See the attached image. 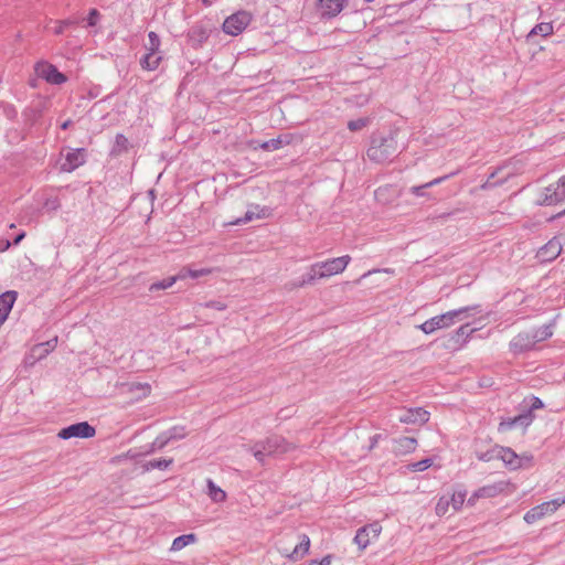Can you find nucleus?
<instances>
[{
	"label": "nucleus",
	"mask_w": 565,
	"mask_h": 565,
	"mask_svg": "<svg viewBox=\"0 0 565 565\" xmlns=\"http://www.w3.org/2000/svg\"><path fill=\"white\" fill-rule=\"evenodd\" d=\"M313 563L316 565H330L331 564V556L330 555H327L324 556L320 562L313 559Z\"/></svg>",
	"instance_id": "55"
},
{
	"label": "nucleus",
	"mask_w": 565,
	"mask_h": 565,
	"mask_svg": "<svg viewBox=\"0 0 565 565\" xmlns=\"http://www.w3.org/2000/svg\"><path fill=\"white\" fill-rule=\"evenodd\" d=\"M288 142H289V140H287V139L285 140V139H282V137H278L275 139L264 141L263 143L259 145V148L265 151H273V150H278L279 148H281V146L284 143H288Z\"/></svg>",
	"instance_id": "34"
},
{
	"label": "nucleus",
	"mask_w": 565,
	"mask_h": 565,
	"mask_svg": "<svg viewBox=\"0 0 565 565\" xmlns=\"http://www.w3.org/2000/svg\"><path fill=\"white\" fill-rule=\"evenodd\" d=\"M95 434V427L87 422L73 424V438H92Z\"/></svg>",
	"instance_id": "25"
},
{
	"label": "nucleus",
	"mask_w": 565,
	"mask_h": 565,
	"mask_svg": "<svg viewBox=\"0 0 565 565\" xmlns=\"http://www.w3.org/2000/svg\"><path fill=\"white\" fill-rule=\"evenodd\" d=\"M204 307L205 308L215 309V310H218V311L225 310L227 308V306L224 302L218 301V300L207 301V302L204 303Z\"/></svg>",
	"instance_id": "49"
},
{
	"label": "nucleus",
	"mask_w": 565,
	"mask_h": 565,
	"mask_svg": "<svg viewBox=\"0 0 565 565\" xmlns=\"http://www.w3.org/2000/svg\"><path fill=\"white\" fill-rule=\"evenodd\" d=\"M535 344L532 332H520L510 341L509 348L516 355L534 349Z\"/></svg>",
	"instance_id": "9"
},
{
	"label": "nucleus",
	"mask_w": 565,
	"mask_h": 565,
	"mask_svg": "<svg viewBox=\"0 0 565 565\" xmlns=\"http://www.w3.org/2000/svg\"><path fill=\"white\" fill-rule=\"evenodd\" d=\"M164 435L171 440L182 439L186 436L185 428L182 426H174L167 431H164Z\"/></svg>",
	"instance_id": "35"
},
{
	"label": "nucleus",
	"mask_w": 565,
	"mask_h": 565,
	"mask_svg": "<svg viewBox=\"0 0 565 565\" xmlns=\"http://www.w3.org/2000/svg\"><path fill=\"white\" fill-rule=\"evenodd\" d=\"M310 565H316V564L313 563V561H311V562H310Z\"/></svg>",
	"instance_id": "62"
},
{
	"label": "nucleus",
	"mask_w": 565,
	"mask_h": 565,
	"mask_svg": "<svg viewBox=\"0 0 565 565\" xmlns=\"http://www.w3.org/2000/svg\"><path fill=\"white\" fill-rule=\"evenodd\" d=\"M255 211L248 210L243 217H238L235 221L230 222V225L247 224L255 218H263L269 215L268 207H260L259 205L254 206Z\"/></svg>",
	"instance_id": "18"
},
{
	"label": "nucleus",
	"mask_w": 565,
	"mask_h": 565,
	"mask_svg": "<svg viewBox=\"0 0 565 565\" xmlns=\"http://www.w3.org/2000/svg\"><path fill=\"white\" fill-rule=\"evenodd\" d=\"M398 419L403 424L424 425L429 420V413L422 407L408 408Z\"/></svg>",
	"instance_id": "13"
},
{
	"label": "nucleus",
	"mask_w": 565,
	"mask_h": 565,
	"mask_svg": "<svg viewBox=\"0 0 565 565\" xmlns=\"http://www.w3.org/2000/svg\"><path fill=\"white\" fill-rule=\"evenodd\" d=\"M196 536L194 534H183L178 537H175L172 542L171 550L172 551H180L186 545L195 542Z\"/></svg>",
	"instance_id": "30"
},
{
	"label": "nucleus",
	"mask_w": 565,
	"mask_h": 565,
	"mask_svg": "<svg viewBox=\"0 0 565 565\" xmlns=\"http://www.w3.org/2000/svg\"><path fill=\"white\" fill-rule=\"evenodd\" d=\"M553 33V25L550 22H542L536 24L527 34L530 40L533 35L548 36Z\"/></svg>",
	"instance_id": "31"
},
{
	"label": "nucleus",
	"mask_w": 565,
	"mask_h": 565,
	"mask_svg": "<svg viewBox=\"0 0 565 565\" xmlns=\"http://www.w3.org/2000/svg\"><path fill=\"white\" fill-rule=\"evenodd\" d=\"M348 0H318V8L322 19L337 17L347 6Z\"/></svg>",
	"instance_id": "12"
},
{
	"label": "nucleus",
	"mask_w": 565,
	"mask_h": 565,
	"mask_svg": "<svg viewBox=\"0 0 565 565\" xmlns=\"http://www.w3.org/2000/svg\"><path fill=\"white\" fill-rule=\"evenodd\" d=\"M467 492L463 490L456 491L451 494L450 502L454 508V510L458 511L461 509L465 500H466Z\"/></svg>",
	"instance_id": "36"
},
{
	"label": "nucleus",
	"mask_w": 565,
	"mask_h": 565,
	"mask_svg": "<svg viewBox=\"0 0 565 565\" xmlns=\"http://www.w3.org/2000/svg\"><path fill=\"white\" fill-rule=\"evenodd\" d=\"M457 172H452L450 174H447V175H444V177H439V178H436L425 184H422V185H414L409 189L411 193L416 195V196H424L425 195V192L424 190L425 189H428V188H431L434 185H437V184H440L441 182H444L445 180H447L448 178L455 175Z\"/></svg>",
	"instance_id": "26"
},
{
	"label": "nucleus",
	"mask_w": 565,
	"mask_h": 565,
	"mask_svg": "<svg viewBox=\"0 0 565 565\" xmlns=\"http://www.w3.org/2000/svg\"><path fill=\"white\" fill-rule=\"evenodd\" d=\"M395 452L398 455H405L413 452L416 449L417 440L414 437H399L394 440Z\"/></svg>",
	"instance_id": "21"
},
{
	"label": "nucleus",
	"mask_w": 565,
	"mask_h": 565,
	"mask_svg": "<svg viewBox=\"0 0 565 565\" xmlns=\"http://www.w3.org/2000/svg\"><path fill=\"white\" fill-rule=\"evenodd\" d=\"M211 30L203 24H194L188 32V39L192 47H201L210 38Z\"/></svg>",
	"instance_id": "15"
},
{
	"label": "nucleus",
	"mask_w": 565,
	"mask_h": 565,
	"mask_svg": "<svg viewBox=\"0 0 565 565\" xmlns=\"http://www.w3.org/2000/svg\"><path fill=\"white\" fill-rule=\"evenodd\" d=\"M497 449H500V446H494L484 452H477V458L481 461H490L492 459L499 458L500 455L495 451Z\"/></svg>",
	"instance_id": "42"
},
{
	"label": "nucleus",
	"mask_w": 565,
	"mask_h": 565,
	"mask_svg": "<svg viewBox=\"0 0 565 565\" xmlns=\"http://www.w3.org/2000/svg\"><path fill=\"white\" fill-rule=\"evenodd\" d=\"M252 21V14L247 11H238L227 17L223 22V31L230 35H238Z\"/></svg>",
	"instance_id": "5"
},
{
	"label": "nucleus",
	"mask_w": 565,
	"mask_h": 565,
	"mask_svg": "<svg viewBox=\"0 0 565 565\" xmlns=\"http://www.w3.org/2000/svg\"><path fill=\"white\" fill-rule=\"evenodd\" d=\"M562 252V245L557 239H551L540 248L537 255L543 262L554 260Z\"/></svg>",
	"instance_id": "17"
},
{
	"label": "nucleus",
	"mask_w": 565,
	"mask_h": 565,
	"mask_svg": "<svg viewBox=\"0 0 565 565\" xmlns=\"http://www.w3.org/2000/svg\"><path fill=\"white\" fill-rule=\"evenodd\" d=\"M86 150L78 148L73 150V170L82 166L86 161Z\"/></svg>",
	"instance_id": "38"
},
{
	"label": "nucleus",
	"mask_w": 565,
	"mask_h": 565,
	"mask_svg": "<svg viewBox=\"0 0 565 565\" xmlns=\"http://www.w3.org/2000/svg\"><path fill=\"white\" fill-rule=\"evenodd\" d=\"M450 504L451 502L449 498L445 495L440 497L435 508L436 514L439 516L445 515L448 512Z\"/></svg>",
	"instance_id": "39"
},
{
	"label": "nucleus",
	"mask_w": 565,
	"mask_h": 565,
	"mask_svg": "<svg viewBox=\"0 0 565 565\" xmlns=\"http://www.w3.org/2000/svg\"><path fill=\"white\" fill-rule=\"evenodd\" d=\"M382 438L381 434H375L370 438V449H373L376 447L379 440Z\"/></svg>",
	"instance_id": "52"
},
{
	"label": "nucleus",
	"mask_w": 565,
	"mask_h": 565,
	"mask_svg": "<svg viewBox=\"0 0 565 565\" xmlns=\"http://www.w3.org/2000/svg\"><path fill=\"white\" fill-rule=\"evenodd\" d=\"M509 482L507 481H498L492 484H487L481 488H479L472 497L468 500V503H472L475 499L479 498H494L502 493L505 488L508 487Z\"/></svg>",
	"instance_id": "14"
},
{
	"label": "nucleus",
	"mask_w": 565,
	"mask_h": 565,
	"mask_svg": "<svg viewBox=\"0 0 565 565\" xmlns=\"http://www.w3.org/2000/svg\"><path fill=\"white\" fill-rule=\"evenodd\" d=\"M558 508L559 503H557V501L551 500L543 502L529 510L524 515V521L529 524H532L541 520L544 515L555 512Z\"/></svg>",
	"instance_id": "10"
},
{
	"label": "nucleus",
	"mask_w": 565,
	"mask_h": 565,
	"mask_svg": "<svg viewBox=\"0 0 565 565\" xmlns=\"http://www.w3.org/2000/svg\"><path fill=\"white\" fill-rule=\"evenodd\" d=\"M61 171H71V149H63L57 161Z\"/></svg>",
	"instance_id": "37"
},
{
	"label": "nucleus",
	"mask_w": 565,
	"mask_h": 565,
	"mask_svg": "<svg viewBox=\"0 0 565 565\" xmlns=\"http://www.w3.org/2000/svg\"><path fill=\"white\" fill-rule=\"evenodd\" d=\"M25 237V233L21 232L17 235V237L13 239V245L20 244V242Z\"/></svg>",
	"instance_id": "56"
},
{
	"label": "nucleus",
	"mask_w": 565,
	"mask_h": 565,
	"mask_svg": "<svg viewBox=\"0 0 565 565\" xmlns=\"http://www.w3.org/2000/svg\"><path fill=\"white\" fill-rule=\"evenodd\" d=\"M34 70L39 77L45 79L50 84H62L67 81V77L64 74L58 72L54 65L47 62L36 63Z\"/></svg>",
	"instance_id": "8"
},
{
	"label": "nucleus",
	"mask_w": 565,
	"mask_h": 565,
	"mask_svg": "<svg viewBox=\"0 0 565 565\" xmlns=\"http://www.w3.org/2000/svg\"><path fill=\"white\" fill-rule=\"evenodd\" d=\"M564 215H565V209L562 212L557 213L556 215L552 216L551 220H554L556 217H562Z\"/></svg>",
	"instance_id": "59"
},
{
	"label": "nucleus",
	"mask_w": 565,
	"mask_h": 565,
	"mask_svg": "<svg viewBox=\"0 0 565 565\" xmlns=\"http://www.w3.org/2000/svg\"><path fill=\"white\" fill-rule=\"evenodd\" d=\"M477 311V312H480V306L476 305V306H468V307H462V308H459V309H456V310H450L446 313H443V315H439V316H435L428 320H426L425 322H423L420 326H419V329L426 333V334H430L433 332H435L436 330L438 329H444V328H448L450 327L451 324L455 323V321L457 319H460L461 315L466 313V312H469V311Z\"/></svg>",
	"instance_id": "3"
},
{
	"label": "nucleus",
	"mask_w": 565,
	"mask_h": 565,
	"mask_svg": "<svg viewBox=\"0 0 565 565\" xmlns=\"http://www.w3.org/2000/svg\"><path fill=\"white\" fill-rule=\"evenodd\" d=\"M11 243L8 239L0 238V252H6L10 248Z\"/></svg>",
	"instance_id": "54"
},
{
	"label": "nucleus",
	"mask_w": 565,
	"mask_h": 565,
	"mask_svg": "<svg viewBox=\"0 0 565 565\" xmlns=\"http://www.w3.org/2000/svg\"><path fill=\"white\" fill-rule=\"evenodd\" d=\"M351 262L350 255H344L337 258L327 259L326 262H318V268L320 274H323V278L338 275L342 273L349 263Z\"/></svg>",
	"instance_id": "7"
},
{
	"label": "nucleus",
	"mask_w": 565,
	"mask_h": 565,
	"mask_svg": "<svg viewBox=\"0 0 565 565\" xmlns=\"http://www.w3.org/2000/svg\"><path fill=\"white\" fill-rule=\"evenodd\" d=\"M209 495L214 502H223L226 499L224 490L218 488L211 479L207 480Z\"/></svg>",
	"instance_id": "29"
},
{
	"label": "nucleus",
	"mask_w": 565,
	"mask_h": 565,
	"mask_svg": "<svg viewBox=\"0 0 565 565\" xmlns=\"http://www.w3.org/2000/svg\"><path fill=\"white\" fill-rule=\"evenodd\" d=\"M475 331H476V329H471V328L469 327V324H463V326H461V327H459V328H458V330L456 331V334H457L458 337H465V339H467V338H469V337H470V334H471L472 332H475Z\"/></svg>",
	"instance_id": "50"
},
{
	"label": "nucleus",
	"mask_w": 565,
	"mask_h": 565,
	"mask_svg": "<svg viewBox=\"0 0 565 565\" xmlns=\"http://www.w3.org/2000/svg\"><path fill=\"white\" fill-rule=\"evenodd\" d=\"M148 40L149 44L146 46L147 51L159 52L161 44L159 35L156 32L150 31L148 33Z\"/></svg>",
	"instance_id": "40"
},
{
	"label": "nucleus",
	"mask_w": 565,
	"mask_h": 565,
	"mask_svg": "<svg viewBox=\"0 0 565 565\" xmlns=\"http://www.w3.org/2000/svg\"><path fill=\"white\" fill-rule=\"evenodd\" d=\"M212 273V269L210 268H202V269H188V275L191 278H199L202 276H207Z\"/></svg>",
	"instance_id": "47"
},
{
	"label": "nucleus",
	"mask_w": 565,
	"mask_h": 565,
	"mask_svg": "<svg viewBox=\"0 0 565 565\" xmlns=\"http://www.w3.org/2000/svg\"><path fill=\"white\" fill-rule=\"evenodd\" d=\"M58 437H61L63 439H70L71 438V426L63 428L58 433Z\"/></svg>",
	"instance_id": "53"
},
{
	"label": "nucleus",
	"mask_w": 565,
	"mask_h": 565,
	"mask_svg": "<svg viewBox=\"0 0 565 565\" xmlns=\"http://www.w3.org/2000/svg\"><path fill=\"white\" fill-rule=\"evenodd\" d=\"M398 153L396 136L393 132L387 135L374 134L366 151L369 159L375 163L391 161Z\"/></svg>",
	"instance_id": "2"
},
{
	"label": "nucleus",
	"mask_w": 565,
	"mask_h": 565,
	"mask_svg": "<svg viewBox=\"0 0 565 565\" xmlns=\"http://www.w3.org/2000/svg\"><path fill=\"white\" fill-rule=\"evenodd\" d=\"M431 463H433L431 459H429V458L423 459V460L412 463V469L414 471H424L427 468H429L431 466Z\"/></svg>",
	"instance_id": "45"
},
{
	"label": "nucleus",
	"mask_w": 565,
	"mask_h": 565,
	"mask_svg": "<svg viewBox=\"0 0 565 565\" xmlns=\"http://www.w3.org/2000/svg\"><path fill=\"white\" fill-rule=\"evenodd\" d=\"M63 25H67V22H63V24L55 30V33H61L63 31Z\"/></svg>",
	"instance_id": "60"
},
{
	"label": "nucleus",
	"mask_w": 565,
	"mask_h": 565,
	"mask_svg": "<svg viewBox=\"0 0 565 565\" xmlns=\"http://www.w3.org/2000/svg\"><path fill=\"white\" fill-rule=\"evenodd\" d=\"M179 277L180 276H172V277H168V278H164L162 280L152 282L149 286V291L150 292H157V291H160V290H166V289L170 288L171 286H173V284L178 280Z\"/></svg>",
	"instance_id": "32"
},
{
	"label": "nucleus",
	"mask_w": 565,
	"mask_h": 565,
	"mask_svg": "<svg viewBox=\"0 0 565 565\" xmlns=\"http://www.w3.org/2000/svg\"><path fill=\"white\" fill-rule=\"evenodd\" d=\"M129 141L122 134H117L115 137V143L111 149V154H120L129 150Z\"/></svg>",
	"instance_id": "27"
},
{
	"label": "nucleus",
	"mask_w": 565,
	"mask_h": 565,
	"mask_svg": "<svg viewBox=\"0 0 565 565\" xmlns=\"http://www.w3.org/2000/svg\"><path fill=\"white\" fill-rule=\"evenodd\" d=\"M553 501H557V503H559L561 507L562 504H565V497L562 499H554Z\"/></svg>",
	"instance_id": "61"
},
{
	"label": "nucleus",
	"mask_w": 565,
	"mask_h": 565,
	"mask_svg": "<svg viewBox=\"0 0 565 565\" xmlns=\"http://www.w3.org/2000/svg\"><path fill=\"white\" fill-rule=\"evenodd\" d=\"M162 60V56L160 55V52H151L148 51L140 60V66L146 71H156L160 62Z\"/></svg>",
	"instance_id": "22"
},
{
	"label": "nucleus",
	"mask_w": 565,
	"mask_h": 565,
	"mask_svg": "<svg viewBox=\"0 0 565 565\" xmlns=\"http://www.w3.org/2000/svg\"><path fill=\"white\" fill-rule=\"evenodd\" d=\"M565 200V175H562L555 183L543 188L537 196L536 204L541 206H553Z\"/></svg>",
	"instance_id": "4"
},
{
	"label": "nucleus",
	"mask_w": 565,
	"mask_h": 565,
	"mask_svg": "<svg viewBox=\"0 0 565 565\" xmlns=\"http://www.w3.org/2000/svg\"><path fill=\"white\" fill-rule=\"evenodd\" d=\"M497 174V171L492 172L489 178L487 179V181L484 183H482L480 185V189L481 190H490V189H493L498 185H501L504 181L501 180V181H492V179L494 178V175Z\"/></svg>",
	"instance_id": "44"
},
{
	"label": "nucleus",
	"mask_w": 565,
	"mask_h": 565,
	"mask_svg": "<svg viewBox=\"0 0 565 565\" xmlns=\"http://www.w3.org/2000/svg\"><path fill=\"white\" fill-rule=\"evenodd\" d=\"M553 323L544 324L532 332L535 342H542L553 335Z\"/></svg>",
	"instance_id": "28"
},
{
	"label": "nucleus",
	"mask_w": 565,
	"mask_h": 565,
	"mask_svg": "<svg viewBox=\"0 0 565 565\" xmlns=\"http://www.w3.org/2000/svg\"><path fill=\"white\" fill-rule=\"evenodd\" d=\"M172 463H173V459H162V458L153 459V460L147 461L143 465V469L146 471H150V470H153V469L164 470L169 466H171Z\"/></svg>",
	"instance_id": "33"
},
{
	"label": "nucleus",
	"mask_w": 565,
	"mask_h": 565,
	"mask_svg": "<svg viewBox=\"0 0 565 565\" xmlns=\"http://www.w3.org/2000/svg\"><path fill=\"white\" fill-rule=\"evenodd\" d=\"M322 278H323V274H320L318 265L315 263L309 267L308 273L306 275H303L300 280L294 281L291 284V287L292 288H302L307 285H313L317 279H322Z\"/></svg>",
	"instance_id": "19"
},
{
	"label": "nucleus",
	"mask_w": 565,
	"mask_h": 565,
	"mask_svg": "<svg viewBox=\"0 0 565 565\" xmlns=\"http://www.w3.org/2000/svg\"><path fill=\"white\" fill-rule=\"evenodd\" d=\"M309 547H310V539L306 534H303L301 542L296 545V547L292 550L291 553H286V556L290 561L296 562V561L302 558L309 552Z\"/></svg>",
	"instance_id": "24"
},
{
	"label": "nucleus",
	"mask_w": 565,
	"mask_h": 565,
	"mask_svg": "<svg viewBox=\"0 0 565 565\" xmlns=\"http://www.w3.org/2000/svg\"><path fill=\"white\" fill-rule=\"evenodd\" d=\"M369 118H358L348 122V128L351 131H359L369 125Z\"/></svg>",
	"instance_id": "43"
},
{
	"label": "nucleus",
	"mask_w": 565,
	"mask_h": 565,
	"mask_svg": "<svg viewBox=\"0 0 565 565\" xmlns=\"http://www.w3.org/2000/svg\"><path fill=\"white\" fill-rule=\"evenodd\" d=\"M169 439L167 438V436L164 435V431L162 434H160L152 443H151V446H150V451H156V450H161L163 449L168 444H169Z\"/></svg>",
	"instance_id": "41"
},
{
	"label": "nucleus",
	"mask_w": 565,
	"mask_h": 565,
	"mask_svg": "<svg viewBox=\"0 0 565 565\" xmlns=\"http://www.w3.org/2000/svg\"><path fill=\"white\" fill-rule=\"evenodd\" d=\"M294 449V445L289 443L285 437L271 434L265 439L255 441L247 448L254 456V458L262 465H266L268 457H278L289 452Z\"/></svg>",
	"instance_id": "1"
},
{
	"label": "nucleus",
	"mask_w": 565,
	"mask_h": 565,
	"mask_svg": "<svg viewBox=\"0 0 565 565\" xmlns=\"http://www.w3.org/2000/svg\"><path fill=\"white\" fill-rule=\"evenodd\" d=\"M70 125H71V120H70V119H67V120H65V121L61 125V127H62V129H67V128L70 127Z\"/></svg>",
	"instance_id": "58"
},
{
	"label": "nucleus",
	"mask_w": 565,
	"mask_h": 565,
	"mask_svg": "<svg viewBox=\"0 0 565 565\" xmlns=\"http://www.w3.org/2000/svg\"><path fill=\"white\" fill-rule=\"evenodd\" d=\"M495 451L500 455L499 459H501L511 469L521 468L519 456L511 448L500 446V449H497Z\"/></svg>",
	"instance_id": "20"
},
{
	"label": "nucleus",
	"mask_w": 565,
	"mask_h": 565,
	"mask_svg": "<svg viewBox=\"0 0 565 565\" xmlns=\"http://www.w3.org/2000/svg\"><path fill=\"white\" fill-rule=\"evenodd\" d=\"M57 338L32 347L28 361L33 364L35 361L44 359L56 347Z\"/></svg>",
	"instance_id": "16"
},
{
	"label": "nucleus",
	"mask_w": 565,
	"mask_h": 565,
	"mask_svg": "<svg viewBox=\"0 0 565 565\" xmlns=\"http://www.w3.org/2000/svg\"><path fill=\"white\" fill-rule=\"evenodd\" d=\"M100 17L102 15L97 9H90L88 15L85 18L73 17V25L78 24L86 29L95 28L98 24Z\"/></svg>",
	"instance_id": "23"
},
{
	"label": "nucleus",
	"mask_w": 565,
	"mask_h": 565,
	"mask_svg": "<svg viewBox=\"0 0 565 565\" xmlns=\"http://www.w3.org/2000/svg\"><path fill=\"white\" fill-rule=\"evenodd\" d=\"M534 420V415L531 412H523L522 414L503 418L498 426V430L501 433L513 429L516 426H522L524 428L529 427Z\"/></svg>",
	"instance_id": "11"
},
{
	"label": "nucleus",
	"mask_w": 565,
	"mask_h": 565,
	"mask_svg": "<svg viewBox=\"0 0 565 565\" xmlns=\"http://www.w3.org/2000/svg\"><path fill=\"white\" fill-rule=\"evenodd\" d=\"M386 189H383V188H379L376 191H375V196L377 199H380L381 194L385 191Z\"/></svg>",
	"instance_id": "57"
},
{
	"label": "nucleus",
	"mask_w": 565,
	"mask_h": 565,
	"mask_svg": "<svg viewBox=\"0 0 565 565\" xmlns=\"http://www.w3.org/2000/svg\"><path fill=\"white\" fill-rule=\"evenodd\" d=\"M381 271L386 273V274H393L394 273V270L391 269V268L372 269V270H369L367 273H365L362 277H367V276H370V275H372L374 273H381Z\"/></svg>",
	"instance_id": "51"
},
{
	"label": "nucleus",
	"mask_w": 565,
	"mask_h": 565,
	"mask_svg": "<svg viewBox=\"0 0 565 565\" xmlns=\"http://www.w3.org/2000/svg\"><path fill=\"white\" fill-rule=\"evenodd\" d=\"M382 532V525L379 522L369 523L356 531L353 539L361 551L365 550L371 542L375 541Z\"/></svg>",
	"instance_id": "6"
},
{
	"label": "nucleus",
	"mask_w": 565,
	"mask_h": 565,
	"mask_svg": "<svg viewBox=\"0 0 565 565\" xmlns=\"http://www.w3.org/2000/svg\"><path fill=\"white\" fill-rule=\"evenodd\" d=\"M139 390L141 391L142 396H147L150 394L151 386L148 383H132L130 385V391Z\"/></svg>",
	"instance_id": "46"
},
{
	"label": "nucleus",
	"mask_w": 565,
	"mask_h": 565,
	"mask_svg": "<svg viewBox=\"0 0 565 565\" xmlns=\"http://www.w3.org/2000/svg\"><path fill=\"white\" fill-rule=\"evenodd\" d=\"M543 407H544V404H543L542 399L536 396H532L530 406L525 412H531L533 414V411L541 409Z\"/></svg>",
	"instance_id": "48"
}]
</instances>
